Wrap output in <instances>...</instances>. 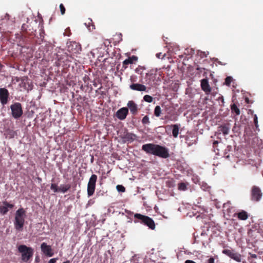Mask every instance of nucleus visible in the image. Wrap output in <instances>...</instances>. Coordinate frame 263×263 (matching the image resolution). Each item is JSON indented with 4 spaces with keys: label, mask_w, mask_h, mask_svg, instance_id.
I'll return each instance as SVG.
<instances>
[{
    "label": "nucleus",
    "mask_w": 263,
    "mask_h": 263,
    "mask_svg": "<svg viewBox=\"0 0 263 263\" xmlns=\"http://www.w3.org/2000/svg\"><path fill=\"white\" fill-rule=\"evenodd\" d=\"M142 149L148 154L157 156L162 158H167L170 156L168 149L158 144H145L142 145Z\"/></svg>",
    "instance_id": "f257e3e1"
},
{
    "label": "nucleus",
    "mask_w": 263,
    "mask_h": 263,
    "mask_svg": "<svg viewBox=\"0 0 263 263\" xmlns=\"http://www.w3.org/2000/svg\"><path fill=\"white\" fill-rule=\"evenodd\" d=\"M142 123L144 125L149 124L150 123L149 117L147 116H145L142 120Z\"/></svg>",
    "instance_id": "c756f323"
},
{
    "label": "nucleus",
    "mask_w": 263,
    "mask_h": 263,
    "mask_svg": "<svg viewBox=\"0 0 263 263\" xmlns=\"http://www.w3.org/2000/svg\"><path fill=\"white\" fill-rule=\"evenodd\" d=\"M128 113V109L127 107H122L119 109L116 114L117 118L121 120L125 119Z\"/></svg>",
    "instance_id": "ddd939ff"
},
{
    "label": "nucleus",
    "mask_w": 263,
    "mask_h": 263,
    "mask_svg": "<svg viewBox=\"0 0 263 263\" xmlns=\"http://www.w3.org/2000/svg\"><path fill=\"white\" fill-rule=\"evenodd\" d=\"M93 86L95 87H97V83L95 81L93 82Z\"/></svg>",
    "instance_id": "49530a36"
},
{
    "label": "nucleus",
    "mask_w": 263,
    "mask_h": 263,
    "mask_svg": "<svg viewBox=\"0 0 263 263\" xmlns=\"http://www.w3.org/2000/svg\"><path fill=\"white\" fill-rule=\"evenodd\" d=\"M262 193L260 188L257 186H253L251 190V200L255 202L260 201L261 199Z\"/></svg>",
    "instance_id": "0eeeda50"
},
{
    "label": "nucleus",
    "mask_w": 263,
    "mask_h": 263,
    "mask_svg": "<svg viewBox=\"0 0 263 263\" xmlns=\"http://www.w3.org/2000/svg\"><path fill=\"white\" fill-rule=\"evenodd\" d=\"M83 81L84 82V83L88 85V81L89 80V77L87 76V75H85L84 78H83Z\"/></svg>",
    "instance_id": "c9c22d12"
},
{
    "label": "nucleus",
    "mask_w": 263,
    "mask_h": 263,
    "mask_svg": "<svg viewBox=\"0 0 263 263\" xmlns=\"http://www.w3.org/2000/svg\"><path fill=\"white\" fill-rule=\"evenodd\" d=\"M130 64H133V61H132L131 59L128 58L123 61L122 68L124 69H126L127 68V65Z\"/></svg>",
    "instance_id": "a878e982"
},
{
    "label": "nucleus",
    "mask_w": 263,
    "mask_h": 263,
    "mask_svg": "<svg viewBox=\"0 0 263 263\" xmlns=\"http://www.w3.org/2000/svg\"><path fill=\"white\" fill-rule=\"evenodd\" d=\"M129 88L133 90L148 92L147 87L145 85L139 83L131 84Z\"/></svg>",
    "instance_id": "2eb2a0df"
},
{
    "label": "nucleus",
    "mask_w": 263,
    "mask_h": 263,
    "mask_svg": "<svg viewBox=\"0 0 263 263\" xmlns=\"http://www.w3.org/2000/svg\"><path fill=\"white\" fill-rule=\"evenodd\" d=\"M187 183L184 182H181L178 184V189L180 191H184L187 190Z\"/></svg>",
    "instance_id": "b1692460"
},
{
    "label": "nucleus",
    "mask_w": 263,
    "mask_h": 263,
    "mask_svg": "<svg viewBox=\"0 0 263 263\" xmlns=\"http://www.w3.org/2000/svg\"><path fill=\"white\" fill-rule=\"evenodd\" d=\"M116 189L118 192H124L125 191V188L122 185H117Z\"/></svg>",
    "instance_id": "2f4dec72"
},
{
    "label": "nucleus",
    "mask_w": 263,
    "mask_h": 263,
    "mask_svg": "<svg viewBox=\"0 0 263 263\" xmlns=\"http://www.w3.org/2000/svg\"><path fill=\"white\" fill-rule=\"evenodd\" d=\"M134 217L135 218L134 220L135 223L140 222L147 226L152 230L155 229V222L151 217L139 213H136L134 215Z\"/></svg>",
    "instance_id": "7ed1b4c3"
},
{
    "label": "nucleus",
    "mask_w": 263,
    "mask_h": 263,
    "mask_svg": "<svg viewBox=\"0 0 263 263\" xmlns=\"http://www.w3.org/2000/svg\"><path fill=\"white\" fill-rule=\"evenodd\" d=\"M218 142L217 141H214L213 143V151L216 154H218L219 153V149L217 148Z\"/></svg>",
    "instance_id": "cd10ccee"
},
{
    "label": "nucleus",
    "mask_w": 263,
    "mask_h": 263,
    "mask_svg": "<svg viewBox=\"0 0 263 263\" xmlns=\"http://www.w3.org/2000/svg\"><path fill=\"white\" fill-rule=\"evenodd\" d=\"M215 259L213 257H211L208 260V263H215L214 262Z\"/></svg>",
    "instance_id": "ea45409f"
},
{
    "label": "nucleus",
    "mask_w": 263,
    "mask_h": 263,
    "mask_svg": "<svg viewBox=\"0 0 263 263\" xmlns=\"http://www.w3.org/2000/svg\"><path fill=\"white\" fill-rule=\"evenodd\" d=\"M201 87L206 95L210 93L211 88L209 84L208 80L206 79H203L201 81Z\"/></svg>",
    "instance_id": "4468645a"
},
{
    "label": "nucleus",
    "mask_w": 263,
    "mask_h": 263,
    "mask_svg": "<svg viewBox=\"0 0 263 263\" xmlns=\"http://www.w3.org/2000/svg\"><path fill=\"white\" fill-rule=\"evenodd\" d=\"M26 212L23 208L18 209L15 213L14 222L15 228L18 231H22L24 225Z\"/></svg>",
    "instance_id": "f03ea898"
},
{
    "label": "nucleus",
    "mask_w": 263,
    "mask_h": 263,
    "mask_svg": "<svg viewBox=\"0 0 263 263\" xmlns=\"http://www.w3.org/2000/svg\"><path fill=\"white\" fill-rule=\"evenodd\" d=\"M63 263H70V261L69 260H66V261H65Z\"/></svg>",
    "instance_id": "09e8293b"
},
{
    "label": "nucleus",
    "mask_w": 263,
    "mask_h": 263,
    "mask_svg": "<svg viewBox=\"0 0 263 263\" xmlns=\"http://www.w3.org/2000/svg\"><path fill=\"white\" fill-rule=\"evenodd\" d=\"M71 57H68V55H66V60L68 62H71L70 59H71Z\"/></svg>",
    "instance_id": "a18cd8bd"
},
{
    "label": "nucleus",
    "mask_w": 263,
    "mask_h": 263,
    "mask_svg": "<svg viewBox=\"0 0 263 263\" xmlns=\"http://www.w3.org/2000/svg\"><path fill=\"white\" fill-rule=\"evenodd\" d=\"M130 81L132 84H136V82L137 81L136 77L132 76L130 78Z\"/></svg>",
    "instance_id": "f704fd0d"
},
{
    "label": "nucleus",
    "mask_w": 263,
    "mask_h": 263,
    "mask_svg": "<svg viewBox=\"0 0 263 263\" xmlns=\"http://www.w3.org/2000/svg\"><path fill=\"white\" fill-rule=\"evenodd\" d=\"M164 56H165V54L162 55V53H161V52H159V53H158L156 54V57L158 59H163L164 57Z\"/></svg>",
    "instance_id": "4c0bfd02"
},
{
    "label": "nucleus",
    "mask_w": 263,
    "mask_h": 263,
    "mask_svg": "<svg viewBox=\"0 0 263 263\" xmlns=\"http://www.w3.org/2000/svg\"><path fill=\"white\" fill-rule=\"evenodd\" d=\"M171 126L173 127L172 134L174 138H177L179 134V125L174 124L172 125Z\"/></svg>",
    "instance_id": "4be33fe9"
},
{
    "label": "nucleus",
    "mask_w": 263,
    "mask_h": 263,
    "mask_svg": "<svg viewBox=\"0 0 263 263\" xmlns=\"http://www.w3.org/2000/svg\"><path fill=\"white\" fill-rule=\"evenodd\" d=\"M136 137L137 136L135 134L126 132L124 133L122 138L124 142L131 143L135 140Z\"/></svg>",
    "instance_id": "dca6fc26"
},
{
    "label": "nucleus",
    "mask_w": 263,
    "mask_h": 263,
    "mask_svg": "<svg viewBox=\"0 0 263 263\" xmlns=\"http://www.w3.org/2000/svg\"><path fill=\"white\" fill-rule=\"evenodd\" d=\"M232 81V78L231 77H227L225 79L224 83L227 86H230Z\"/></svg>",
    "instance_id": "7c9ffc66"
},
{
    "label": "nucleus",
    "mask_w": 263,
    "mask_h": 263,
    "mask_svg": "<svg viewBox=\"0 0 263 263\" xmlns=\"http://www.w3.org/2000/svg\"><path fill=\"white\" fill-rule=\"evenodd\" d=\"M57 259L58 258H51L50 259L48 263H55Z\"/></svg>",
    "instance_id": "37998d69"
},
{
    "label": "nucleus",
    "mask_w": 263,
    "mask_h": 263,
    "mask_svg": "<svg viewBox=\"0 0 263 263\" xmlns=\"http://www.w3.org/2000/svg\"><path fill=\"white\" fill-rule=\"evenodd\" d=\"M197 70H200V69L199 68H197Z\"/></svg>",
    "instance_id": "8fccbe9b"
},
{
    "label": "nucleus",
    "mask_w": 263,
    "mask_h": 263,
    "mask_svg": "<svg viewBox=\"0 0 263 263\" xmlns=\"http://www.w3.org/2000/svg\"><path fill=\"white\" fill-rule=\"evenodd\" d=\"M42 251L47 256L51 257L53 255L52 249L50 246L47 245L46 243L43 242L41 245Z\"/></svg>",
    "instance_id": "f8f14e48"
},
{
    "label": "nucleus",
    "mask_w": 263,
    "mask_h": 263,
    "mask_svg": "<svg viewBox=\"0 0 263 263\" xmlns=\"http://www.w3.org/2000/svg\"><path fill=\"white\" fill-rule=\"evenodd\" d=\"M97 180V176L93 174L89 179L87 184V194L89 197L92 196L95 192L96 189V183Z\"/></svg>",
    "instance_id": "423d86ee"
},
{
    "label": "nucleus",
    "mask_w": 263,
    "mask_h": 263,
    "mask_svg": "<svg viewBox=\"0 0 263 263\" xmlns=\"http://www.w3.org/2000/svg\"><path fill=\"white\" fill-rule=\"evenodd\" d=\"M231 109L232 113H235L236 115L238 116L240 114V109L237 105L234 103L231 105Z\"/></svg>",
    "instance_id": "5701e85b"
},
{
    "label": "nucleus",
    "mask_w": 263,
    "mask_h": 263,
    "mask_svg": "<svg viewBox=\"0 0 263 263\" xmlns=\"http://www.w3.org/2000/svg\"><path fill=\"white\" fill-rule=\"evenodd\" d=\"M141 70H143V68L142 67H140V66H139V67L137 68L136 69V72L138 73H140V74H141L142 73V71H141Z\"/></svg>",
    "instance_id": "58836bf2"
},
{
    "label": "nucleus",
    "mask_w": 263,
    "mask_h": 263,
    "mask_svg": "<svg viewBox=\"0 0 263 263\" xmlns=\"http://www.w3.org/2000/svg\"><path fill=\"white\" fill-rule=\"evenodd\" d=\"M222 253L227 255L231 258L235 260L237 262H240L241 260V256L240 254L236 252L232 249H224L222 250Z\"/></svg>",
    "instance_id": "6e6552de"
},
{
    "label": "nucleus",
    "mask_w": 263,
    "mask_h": 263,
    "mask_svg": "<svg viewBox=\"0 0 263 263\" xmlns=\"http://www.w3.org/2000/svg\"><path fill=\"white\" fill-rule=\"evenodd\" d=\"M71 188V185L70 184H61L59 186V190L61 193H65Z\"/></svg>",
    "instance_id": "412c9836"
},
{
    "label": "nucleus",
    "mask_w": 263,
    "mask_h": 263,
    "mask_svg": "<svg viewBox=\"0 0 263 263\" xmlns=\"http://www.w3.org/2000/svg\"><path fill=\"white\" fill-rule=\"evenodd\" d=\"M50 189L52 190L54 193L59 192V186L55 183H51L50 186Z\"/></svg>",
    "instance_id": "bb28decb"
},
{
    "label": "nucleus",
    "mask_w": 263,
    "mask_h": 263,
    "mask_svg": "<svg viewBox=\"0 0 263 263\" xmlns=\"http://www.w3.org/2000/svg\"><path fill=\"white\" fill-rule=\"evenodd\" d=\"M9 93L8 90L5 88H0V101L3 105L7 104Z\"/></svg>",
    "instance_id": "9d476101"
},
{
    "label": "nucleus",
    "mask_w": 263,
    "mask_h": 263,
    "mask_svg": "<svg viewBox=\"0 0 263 263\" xmlns=\"http://www.w3.org/2000/svg\"><path fill=\"white\" fill-rule=\"evenodd\" d=\"M44 35H45L44 30L43 29L41 30L40 32V39L42 40V41H43L44 38Z\"/></svg>",
    "instance_id": "e433bc0d"
},
{
    "label": "nucleus",
    "mask_w": 263,
    "mask_h": 263,
    "mask_svg": "<svg viewBox=\"0 0 263 263\" xmlns=\"http://www.w3.org/2000/svg\"><path fill=\"white\" fill-rule=\"evenodd\" d=\"M249 255H250L251 258L256 259L257 258V255L255 254H252L251 253H249Z\"/></svg>",
    "instance_id": "79ce46f5"
},
{
    "label": "nucleus",
    "mask_w": 263,
    "mask_h": 263,
    "mask_svg": "<svg viewBox=\"0 0 263 263\" xmlns=\"http://www.w3.org/2000/svg\"><path fill=\"white\" fill-rule=\"evenodd\" d=\"M18 250L21 253L22 260L24 262H28L32 257L34 251L32 248L28 247L24 245H21L18 246Z\"/></svg>",
    "instance_id": "20e7f679"
},
{
    "label": "nucleus",
    "mask_w": 263,
    "mask_h": 263,
    "mask_svg": "<svg viewBox=\"0 0 263 263\" xmlns=\"http://www.w3.org/2000/svg\"><path fill=\"white\" fill-rule=\"evenodd\" d=\"M184 263H196V262L192 260H186L185 261Z\"/></svg>",
    "instance_id": "c03bdc74"
},
{
    "label": "nucleus",
    "mask_w": 263,
    "mask_h": 263,
    "mask_svg": "<svg viewBox=\"0 0 263 263\" xmlns=\"http://www.w3.org/2000/svg\"><path fill=\"white\" fill-rule=\"evenodd\" d=\"M60 11H61V14H62V15L64 14L65 13V8L64 6L62 4H61L60 5Z\"/></svg>",
    "instance_id": "473e14b6"
},
{
    "label": "nucleus",
    "mask_w": 263,
    "mask_h": 263,
    "mask_svg": "<svg viewBox=\"0 0 263 263\" xmlns=\"http://www.w3.org/2000/svg\"><path fill=\"white\" fill-rule=\"evenodd\" d=\"M128 108L129 109L130 112L132 115H135L137 114L138 111V105L133 101H129L127 103Z\"/></svg>",
    "instance_id": "f3484780"
},
{
    "label": "nucleus",
    "mask_w": 263,
    "mask_h": 263,
    "mask_svg": "<svg viewBox=\"0 0 263 263\" xmlns=\"http://www.w3.org/2000/svg\"><path fill=\"white\" fill-rule=\"evenodd\" d=\"M14 205L11 204L7 201H3V205H0V214L2 215H5L9 211V209H12L14 208Z\"/></svg>",
    "instance_id": "9b49d317"
},
{
    "label": "nucleus",
    "mask_w": 263,
    "mask_h": 263,
    "mask_svg": "<svg viewBox=\"0 0 263 263\" xmlns=\"http://www.w3.org/2000/svg\"><path fill=\"white\" fill-rule=\"evenodd\" d=\"M218 132L222 133L224 135H227L230 131V127L227 125H223L218 127Z\"/></svg>",
    "instance_id": "aec40b11"
},
{
    "label": "nucleus",
    "mask_w": 263,
    "mask_h": 263,
    "mask_svg": "<svg viewBox=\"0 0 263 263\" xmlns=\"http://www.w3.org/2000/svg\"><path fill=\"white\" fill-rule=\"evenodd\" d=\"M159 78H157V75L153 73H146L145 77V83L151 87L155 86L158 85Z\"/></svg>",
    "instance_id": "1a4fd4ad"
},
{
    "label": "nucleus",
    "mask_w": 263,
    "mask_h": 263,
    "mask_svg": "<svg viewBox=\"0 0 263 263\" xmlns=\"http://www.w3.org/2000/svg\"><path fill=\"white\" fill-rule=\"evenodd\" d=\"M22 30L24 33L29 35H32L34 33V30L32 28L31 29L30 26H29V25L26 24H23L22 25Z\"/></svg>",
    "instance_id": "a211bd4d"
},
{
    "label": "nucleus",
    "mask_w": 263,
    "mask_h": 263,
    "mask_svg": "<svg viewBox=\"0 0 263 263\" xmlns=\"http://www.w3.org/2000/svg\"><path fill=\"white\" fill-rule=\"evenodd\" d=\"M236 214L237 218L239 220H246L249 217V215L248 213L244 210H241L240 212L237 213Z\"/></svg>",
    "instance_id": "6ab92c4d"
},
{
    "label": "nucleus",
    "mask_w": 263,
    "mask_h": 263,
    "mask_svg": "<svg viewBox=\"0 0 263 263\" xmlns=\"http://www.w3.org/2000/svg\"><path fill=\"white\" fill-rule=\"evenodd\" d=\"M12 117L17 119L20 118L23 114L22 104L19 102H15L10 106Z\"/></svg>",
    "instance_id": "39448f33"
},
{
    "label": "nucleus",
    "mask_w": 263,
    "mask_h": 263,
    "mask_svg": "<svg viewBox=\"0 0 263 263\" xmlns=\"http://www.w3.org/2000/svg\"><path fill=\"white\" fill-rule=\"evenodd\" d=\"M129 59H131L132 61H133V62L134 61H137L138 60V58L135 56V55H133L130 57H129Z\"/></svg>",
    "instance_id": "a19ab883"
},
{
    "label": "nucleus",
    "mask_w": 263,
    "mask_h": 263,
    "mask_svg": "<svg viewBox=\"0 0 263 263\" xmlns=\"http://www.w3.org/2000/svg\"><path fill=\"white\" fill-rule=\"evenodd\" d=\"M73 45H76V47H79L80 46L78 45L76 43H73Z\"/></svg>",
    "instance_id": "de8ad7c7"
},
{
    "label": "nucleus",
    "mask_w": 263,
    "mask_h": 263,
    "mask_svg": "<svg viewBox=\"0 0 263 263\" xmlns=\"http://www.w3.org/2000/svg\"><path fill=\"white\" fill-rule=\"evenodd\" d=\"M254 122L255 126L256 127V128L257 129L258 127V118L256 115H254Z\"/></svg>",
    "instance_id": "72a5a7b5"
},
{
    "label": "nucleus",
    "mask_w": 263,
    "mask_h": 263,
    "mask_svg": "<svg viewBox=\"0 0 263 263\" xmlns=\"http://www.w3.org/2000/svg\"><path fill=\"white\" fill-rule=\"evenodd\" d=\"M143 100L148 103H151L153 101V98L152 96L146 95L143 97Z\"/></svg>",
    "instance_id": "c85d7f7f"
},
{
    "label": "nucleus",
    "mask_w": 263,
    "mask_h": 263,
    "mask_svg": "<svg viewBox=\"0 0 263 263\" xmlns=\"http://www.w3.org/2000/svg\"><path fill=\"white\" fill-rule=\"evenodd\" d=\"M161 114V109L160 106H156L154 109V115L157 117L160 116Z\"/></svg>",
    "instance_id": "393cba45"
}]
</instances>
